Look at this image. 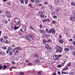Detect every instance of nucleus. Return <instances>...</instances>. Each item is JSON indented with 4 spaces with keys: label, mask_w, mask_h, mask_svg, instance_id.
Wrapping results in <instances>:
<instances>
[{
    "label": "nucleus",
    "mask_w": 75,
    "mask_h": 75,
    "mask_svg": "<svg viewBox=\"0 0 75 75\" xmlns=\"http://www.w3.org/2000/svg\"><path fill=\"white\" fill-rule=\"evenodd\" d=\"M57 55V56H58V58H59H59L60 57H61V55L60 54H59V55Z\"/></svg>",
    "instance_id": "bf43d9fd"
},
{
    "label": "nucleus",
    "mask_w": 75,
    "mask_h": 75,
    "mask_svg": "<svg viewBox=\"0 0 75 75\" xmlns=\"http://www.w3.org/2000/svg\"><path fill=\"white\" fill-rule=\"evenodd\" d=\"M45 47L46 48H47V50H50H50L51 49V48L50 47V46L47 44L45 45Z\"/></svg>",
    "instance_id": "6e6552de"
},
{
    "label": "nucleus",
    "mask_w": 75,
    "mask_h": 75,
    "mask_svg": "<svg viewBox=\"0 0 75 75\" xmlns=\"http://www.w3.org/2000/svg\"><path fill=\"white\" fill-rule=\"evenodd\" d=\"M46 33H49V34L52 33L53 34H55V29L53 28H52L51 29L49 30L47 29H46Z\"/></svg>",
    "instance_id": "f03ea898"
},
{
    "label": "nucleus",
    "mask_w": 75,
    "mask_h": 75,
    "mask_svg": "<svg viewBox=\"0 0 75 75\" xmlns=\"http://www.w3.org/2000/svg\"><path fill=\"white\" fill-rule=\"evenodd\" d=\"M23 26V27H25V28H27V26L24 25H22Z\"/></svg>",
    "instance_id": "603ef678"
},
{
    "label": "nucleus",
    "mask_w": 75,
    "mask_h": 75,
    "mask_svg": "<svg viewBox=\"0 0 75 75\" xmlns=\"http://www.w3.org/2000/svg\"><path fill=\"white\" fill-rule=\"evenodd\" d=\"M16 50H20V51L21 50V49L20 47H17L16 48Z\"/></svg>",
    "instance_id": "f3484780"
},
{
    "label": "nucleus",
    "mask_w": 75,
    "mask_h": 75,
    "mask_svg": "<svg viewBox=\"0 0 75 75\" xmlns=\"http://www.w3.org/2000/svg\"><path fill=\"white\" fill-rule=\"evenodd\" d=\"M50 41H51V40H49L48 41H46L45 39H43V43L44 44H45L46 42H50Z\"/></svg>",
    "instance_id": "ddd939ff"
},
{
    "label": "nucleus",
    "mask_w": 75,
    "mask_h": 75,
    "mask_svg": "<svg viewBox=\"0 0 75 75\" xmlns=\"http://www.w3.org/2000/svg\"><path fill=\"white\" fill-rule=\"evenodd\" d=\"M71 62H69V63H68L67 64V66L68 67H69V66H70V65H71Z\"/></svg>",
    "instance_id": "7c9ffc66"
},
{
    "label": "nucleus",
    "mask_w": 75,
    "mask_h": 75,
    "mask_svg": "<svg viewBox=\"0 0 75 75\" xmlns=\"http://www.w3.org/2000/svg\"><path fill=\"white\" fill-rule=\"evenodd\" d=\"M7 4L9 6H10L11 4V3L10 2H7Z\"/></svg>",
    "instance_id": "c9c22d12"
},
{
    "label": "nucleus",
    "mask_w": 75,
    "mask_h": 75,
    "mask_svg": "<svg viewBox=\"0 0 75 75\" xmlns=\"http://www.w3.org/2000/svg\"><path fill=\"white\" fill-rule=\"evenodd\" d=\"M19 74H20L21 75L22 74H24V73L23 72H21V73H20Z\"/></svg>",
    "instance_id": "a18cd8bd"
},
{
    "label": "nucleus",
    "mask_w": 75,
    "mask_h": 75,
    "mask_svg": "<svg viewBox=\"0 0 75 75\" xmlns=\"http://www.w3.org/2000/svg\"><path fill=\"white\" fill-rule=\"evenodd\" d=\"M42 25H40V28H41L42 27Z\"/></svg>",
    "instance_id": "69168bd1"
},
{
    "label": "nucleus",
    "mask_w": 75,
    "mask_h": 75,
    "mask_svg": "<svg viewBox=\"0 0 75 75\" xmlns=\"http://www.w3.org/2000/svg\"><path fill=\"white\" fill-rule=\"evenodd\" d=\"M2 22L3 24H7L8 22L5 19H3L2 21Z\"/></svg>",
    "instance_id": "f8f14e48"
},
{
    "label": "nucleus",
    "mask_w": 75,
    "mask_h": 75,
    "mask_svg": "<svg viewBox=\"0 0 75 75\" xmlns=\"http://www.w3.org/2000/svg\"><path fill=\"white\" fill-rule=\"evenodd\" d=\"M56 75V73H54L52 74V75Z\"/></svg>",
    "instance_id": "338daca9"
},
{
    "label": "nucleus",
    "mask_w": 75,
    "mask_h": 75,
    "mask_svg": "<svg viewBox=\"0 0 75 75\" xmlns=\"http://www.w3.org/2000/svg\"><path fill=\"white\" fill-rule=\"evenodd\" d=\"M53 17L54 18H57V16H54Z\"/></svg>",
    "instance_id": "5fc2aeb1"
},
{
    "label": "nucleus",
    "mask_w": 75,
    "mask_h": 75,
    "mask_svg": "<svg viewBox=\"0 0 75 75\" xmlns=\"http://www.w3.org/2000/svg\"><path fill=\"white\" fill-rule=\"evenodd\" d=\"M46 19V21L48 23H50V20L49 19Z\"/></svg>",
    "instance_id": "a878e982"
},
{
    "label": "nucleus",
    "mask_w": 75,
    "mask_h": 75,
    "mask_svg": "<svg viewBox=\"0 0 75 75\" xmlns=\"http://www.w3.org/2000/svg\"><path fill=\"white\" fill-rule=\"evenodd\" d=\"M69 48H70V50H72V49L73 48V47L71 46H70V47H69Z\"/></svg>",
    "instance_id": "f704fd0d"
},
{
    "label": "nucleus",
    "mask_w": 75,
    "mask_h": 75,
    "mask_svg": "<svg viewBox=\"0 0 75 75\" xmlns=\"http://www.w3.org/2000/svg\"><path fill=\"white\" fill-rule=\"evenodd\" d=\"M15 23H20V19L18 18H16L14 19V20Z\"/></svg>",
    "instance_id": "0eeeda50"
},
{
    "label": "nucleus",
    "mask_w": 75,
    "mask_h": 75,
    "mask_svg": "<svg viewBox=\"0 0 75 75\" xmlns=\"http://www.w3.org/2000/svg\"><path fill=\"white\" fill-rule=\"evenodd\" d=\"M15 51H16V50L15 49H13L11 51H12V53H14V52H15Z\"/></svg>",
    "instance_id": "473e14b6"
},
{
    "label": "nucleus",
    "mask_w": 75,
    "mask_h": 75,
    "mask_svg": "<svg viewBox=\"0 0 75 75\" xmlns=\"http://www.w3.org/2000/svg\"><path fill=\"white\" fill-rule=\"evenodd\" d=\"M19 1H20L21 4L24 3V0H19Z\"/></svg>",
    "instance_id": "a211bd4d"
},
{
    "label": "nucleus",
    "mask_w": 75,
    "mask_h": 75,
    "mask_svg": "<svg viewBox=\"0 0 75 75\" xmlns=\"http://www.w3.org/2000/svg\"><path fill=\"white\" fill-rule=\"evenodd\" d=\"M1 52V54L2 55H5V53L3 52Z\"/></svg>",
    "instance_id": "bb28decb"
},
{
    "label": "nucleus",
    "mask_w": 75,
    "mask_h": 75,
    "mask_svg": "<svg viewBox=\"0 0 75 75\" xmlns=\"http://www.w3.org/2000/svg\"><path fill=\"white\" fill-rule=\"evenodd\" d=\"M11 50V47H8L7 49L9 51H10Z\"/></svg>",
    "instance_id": "4c0bfd02"
},
{
    "label": "nucleus",
    "mask_w": 75,
    "mask_h": 75,
    "mask_svg": "<svg viewBox=\"0 0 75 75\" xmlns=\"http://www.w3.org/2000/svg\"><path fill=\"white\" fill-rule=\"evenodd\" d=\"M36 1V3H40V1H38V0H35Z\"/></svg>",
    "instance_id": "58836bf2"
},
{
    "label": "nucleus",
    "mask_w": 75,
    "mask_h": 75,
    "mask_svg": "<svg viewBox=\"0 0 75 75\" xmlns=\"http://www.w3.org/2000/svg\"><path fill=\"white\" fill-rule=\"evenodd\" d=\"M25 4H27L28 3V0H25Z\"/></svg>",
    "instance_id": "79ce46f5"
},
{
    "label": "nucleus",
    "mask_w": 75,
    "mask_h": 75,
    "mask_svg": "<svg viewBox=\"0 0 75 75\" xmlns=\"http://www.w3.org/2000/svg\"><path fill=\"white\" fill-rule=\"evenodd\" d=\"M34 57H38V55L37 54H35L34 55Z\"/></svg>",
    "instance_id": "ea45409f"
},
{
    "label": "nucleus",
    "mask_w": 75,
    "mask_h": 75,
    "mask_svg": "<svg viewBox=\"0 0 75 75\" xmlns=\"http://www.w3.org/2000/svg\"><path fill=\"white\" fill-rule=\"evenodd\" d=\"M8 51H9V50H8V49H7V50L6 51L7 54L8 53Z\"/></svg>",
    "instance_id": "4d7b16f0"
},
{
    "label": "nucleus",
    "mask_w": 75,
    "mask_h": 75,
    "mask_svg": "<svg viewBox=\"0 0 75 75\" xmlns=\"http://www.w3.org/2000/svg\"><path fill=\"white\" fill-rule=\"evenodd\" d=\"M2 68H3V67L1 66L0 65V69H1Z\"/></svg>",
    "instance_id": "052dcab7"
},
{
    "label": "nucleus",
    "mask_w": 75,
    "mask_h": 75,
    "mask_svg": "<svg viewBox=\"0 0 75 75\" xmlns=\"http://www.w3.org/2000/svg\"><path fill=\"white\" fill-rule=\"evenodd\" d=\"M55 21H54L53 20L52 21V24H55Z\"/></svg>",
    "instance_id": "a19ab883"
},
{
    "label": "nucleus",
    "mask_w": 75,
    "mask_h": 75,
    "mask_svg": "<svg viewBox=\"0 0 75 75\" xmlns=\"http://www.w3.org/2000/svg\"><path fill=\"white\" fill-rule=\"evenodd\" d=\"M67 68H68V67L65 68H64L63 70L64 71H65V70H67Z\"/></svg>",
    "instance_id": "8fccbe9b"
},
{
    "label": "nucleus",
    "mask_w": 75,
    "mask_h": 75,
    "mask_svg": "<svg viewBox=\"0 0 75 75\" xmlns=\"http://www.w3.org/2000/svg\"><path fill=\"white\" fill-rule=\"evenodd\" d=\"M59 1V0H54V3L56 4V6H57V4H58Z\"/></svg>",
    "instance_id": "9b49d317"
},
{
    "label": "nucleus",
    "mask_w": 75,
    "mask_h": 75,
    "mask_svg": "<svg viewBox=\"0 0 75 75\" xmlns=\"http://www.w3.org/2000/svg\"><path fill=\"white\" fill-rule=\"evenodd\" d=\"M45 4H48V3H47V2L45 1Z\"/></svg>",
    "instance_id": "680f3d73"
},
{
    "label": "nucleus",
    "mask_w": 75,
    "mask_h": 75,
    "mask_svg": "<svg viewBox=\"0 0 75 75\" xmlns=\"http://www.w3.org/2000/svg\"><path fill=\"white\" fill-rule=\"evenodd\" d=\"M19 51L18 50H16L15 52V55H18V54H19V53L18 52Z\"/></svg>",
    "instance_id": "2eb2a0df"
},
{
    "label": "nucleus",
    "mask_w": 75,
    "mask_h": 75,
    "mask_svg": "<svg viewBox=\"0 0 75 75\" xmlns=\"http://www.w3.org/2000/svg\"><path fill=\"white\" fill-rule=\"evenodd\" d=\"M2 68H7V66L4 65L3 67Z\"/></svg>",
    "instance_id": "c03bdc74"
},
{
    "label": "nucleus",
    "mask_w": 75,
    "mask_h": 75,
    "mask_svg": "<svg viewBox=\"0 0 75 75\" xmlns=\"http://www.w3.org/2000/svg\"><path fill=\"white\" fill-rule=\"evenodd\" d=\"M56 49V52H59L61 53L62 52V48L60 46H57L55 47Z\"/></svg>",
    "instance_id": "39448f33"
},
{
    "label": "nucleus",
    "mask_w": 75,
    "mask_h": 75,
    "mask_svg": "<svg viewBox=\"0 0 75 75\" xmlns=\"http://www.w3.org/2000/svg\"><path fill=\"white\" fill-rule=\"evenodd\" d=\"M61 67H62V65H59L57 66V67H58L59 68H61Z\"/></svg>",
    "instance_id": "09e8293b"
},
{
    "label": "nucleus",
    "mask_w": 75,
    "mask_h": 75,
    "mask_svg": "<svg viewBox=\"0 0 75 75\" xmlns=\"http://www.w3.org/2000/svg\"><path fill=\"white\" fill-rule=\"evenodd\" d=\"M51 15L52 17H54V16L55 15V12H53L51 13Z\"/></svg>",
    "instance_id": "b1692460"
},
{
    "label": "nucleus",
    "mask_w": 75,
    "mask_h": 75,
    "mask_svg": "<svg viewBox=\"0 0 75 75\" xmlns=\"http://www.w3.org/2000/svg\"><path fill=\"white\" fill-rule=\"evenodd\" d=\"M13 52H12V51H11L9 52V55L10 56H12V55H13Z\"/></svg>",
    "instance_id": "412c9836"
},
{
    "label": "nucleus",
    "mask_w": 75,
    "mask_h": 75,
    "mask_svg": "<svg viewBox=\"0 0 75 75\" xmlns=\"http://www.w3.org/2000/svg\"><path fill=\"white\" fill-rule=\"evenodd\" d=\"M62 74H68V73H67L64 72H62Z\"/></svg>",
    "instance_id": "c756f323"
},
{
    "label": "nucleus",
    "mask_w": 75,
    "mask_h": 75,
    "mask_svg": "<svg viewBox=\"0 0 75 75\" xmlns=\"http://www.w3.org/2000/svg\"><path fill=\"white\" fill-rule=\"evenodd\" d=\"M26 38L27 39L28 42H30L31 41L30 38H31L33 40H34V37L33 36L31 35L30 34H29L28 35L26 36Z\"/></svg>",
    "instance_id": "f257e3e1"
},
{
    "label": "nucleus",
    "mask_w": 75,
    "mask_h": 75,
    "mask_svg": "<svg viewBox=\"0 0 75 75\" xmlns=\"http://www.w3.org/2000/svg\"><path fill=\"white\" fill-rule=\"evenodd\" d=\"M11 69H15V67H11L10 68Z\"/></svg>",
    "instance_id": "6e6d98bb"
},
{
    "label": "nucleus",
    "mask_w": 75,
    "mask_h": 75,
    "mask_svg": "<svg viewBox=\"0 0 75 75\" xmlns=\"http://www.w3.org/2000/svg\"><path fill=\"white\" fill-rule=\"evenodd\" d=\"M29 6L30 7H31V6H32V4H29Z\"/></svg>",
    "instance_id": "49530a36"
},
{
    "label": "nucleus",
    "mask_w": 75,
    "mask_h": 75,
    "mask_svg": "<svg viewBox=\"0 0 75 75\" xmlns=\"http://www.w3.org/2000/svg\"><path fill=\"white\" fill-rule=\"evenodd\" d=\"M59 10V8H57L55 9V11H57V12H58Z\"/></svg>",
    "instance_id": "c85d7f7f"
},
{
    "label": "nucleus",
    "mask_w": 75,
    "mask_h": 75,
    "mask_svg": "<svg viewBox=\"0 0 75 75\" xmlns=\"http://www.w3.org/2000/svg\"><path fill=\"white\" fill-rule=\"evenodd\" d=\"M53 58L54 59H55V60H58V57L57 55H54Z\"/></svg>",
    "instance_id": "9d476101"
},
{
    "label": "nucleus",
    "mask_w": 75,
    "mask_h": 75,
    "mask_svg": "<svg viewBox=\"0 0 75 75\" xmlns=\"http://www.w3.org/2000/svg\"><path fill=\"white\" fill-rule=\"evenodd\" d=\"M39 31L40 32V33H41V34H43L45 33V31L44 30H40Z\"/></svg>",
    "instance_id": "4468645a"
},
{
    "label": "nucleus",
    "mask_w": 75,
    "mask_h": 75,
    "mask_svg": "<svg viewBox=\"0 0 75 75\" xmlns=\"http://www.w3.org/2000/svg\"><path fill=\"white\" fill-rule=\"evenodd\" d=\"M74 72H70L69 73V75H74Z\"/></svg>",
    "instance_id": "cd10ccee"
},
{
    "label": "nucleus",
    "mask_w": 75,
    "mask_h": 75,
    "mask_svg": "<svg viewBox=\"0 0 75 75\" xmlns=\"http://www.w3.org/2000/svg\"><path fill=\"white\" fill-rule=\"evenodd\" d=\"M70 20L73 21H75V16H74V17H72V16H70Z\"/></svg>",
    "instance_id": "1a4fd4ad"
},
{
    "label": "nucleus",
    "mask_w": 75,
    "mask_h": 75,
    "mask_svg": "<svg viewBox=\"0 0 75 75\" xmlns=\"http://www.w3.org/2000/svg\"><path fill=\"white\" fill-rule=\"evenodd\" d=\"M44 37H50V35H48L47 34H45L44 35Z\"/></svg>",
    "instance_id": "aec40b11"
},
{
    "label": "nucleus",
    "mask_w": 75,
    "mask_h": 75,
    "mask_svg": "<svg viewBox=\"0 0 75 75\" xmlns=\"http://www.w3.org/2000/svg\"><path fill=\"white\" fill-rule=\"evenodd\" d=\"M6 16L8 18H11L12 16L10 15V12L8 11H6L5 13Z\"/></svg>",
    "instance_id": "20e7f679"
},
{
    "label": "nucleus",
    "mask_w": 75,
    "mask_h": 75,
    "mask_svg": "<svg viewBox=\"0 0 75 75\" xmlns=\"http://www.w3.org/2000/svg\"><path fill=\"white\" fill-rule=\"evenodd\" d=\"M49 7L50 9H54V7H52L51 5H50Z\"/></svg>",
    "instance_id": "393cba45"
},
{
    "label": "nucleus",
    "mask_w": 75,
    "mask_h": 75,
    "mask_svg": "<svg viewBox=\"0 0 75 75\" xmlns=\"http://www.w3.org/2000/svg\"><path fill=\"white\" fill-rule=\"evenodd\" d=\"M65 64V63L64 62L62 63H61V65L62 66H64V65Z\"/></svg>",
    "instance_id": "de8ad7c7"
},
{
    "label": "nucleus",
    "mask_w": 75,
    "mask_h": 75,
    "mask_svg": "<svg viewBox=\"0 0 75 75\" xmlns=\"http://www.w3.org/2000/svg\"><path fill=\"white\" fill-rule=\"evenodd\" d=\"M64 50L65 51H69V49L68 48H65L64 49Z\"/></svg>",
    "instance_id": "dca6fc26"
},
{
    "label": "nucleus",
    "mask_w": 75,
    "mask_h": 75,
    "mask_svg": "<svg viewBox=\"0 0 75 75\" xmlns=\"http://www.w3.org/2000/svg\"><path fill=\"white\" fill-rule=\"evenodd\" d=\"M64 63L66 62H67V60L64 59Z\"/></svg>",
    "instance_id": "e2e57ef3"
},
{
    "label": "nucleus",
    "mask_w": 75,
    "mask_h": 75,
    "mask_svg": "<svg viewBox=\"0 0 75 75\" xmlns=\"http://www.w3.org/2000/svg\"><path fill=\"white\" fill-rule=\"evenodd\" d=\"M4 38L5 40V41L4 40L3 38H1L0 39V41L2 42H4L5 44H7L8 43V41L7 40L8 38L7 37L4 36Z\"/></svg>",
    "instance_id": "7ed1b4c3"
},
{
    "label": "nucleus",
    "mask_w": 75,
    "mask_h": 75,
    "mask_svg": "<svg viewBox=\"0 0 75 75\" xmlns=\"http://www.w3.org/2000/svg\"><path fill=\"white\" fill-rule=\"evenodd\" d=\"M73 39L74 40H75V35H74L73 37Z\"/></svg>",
    "instance_id": "774afa93"
},
{
    "label": "nucleus",
    "mask_w": 75,
    "mask_h": 75,
    "mask_svg": "<svg viewBox=\"0 0 75 75\" xmlns=\"http://www.w3.org/2000/svg\"><path fill=\"white\" fill-rule=\"evenodd\" d=\"M47 21L46 19H43L42 20V23H45Z\"/></svg>",
    "instance_id": "6ab92c4d"
},
{
    "label": "nucleus",
    "mask_w": 75,
    "mask_h": 75,
    "mask_svg": "<svg viewBox=\"0 0 75 75\" xmlns=\"http://www.w3.org/2000/svg\"><path fill=\"white\" fill-rule=\"evenodd\" d=\"M40 17H41L42 18H44V15L42 14H41L40 15Z\"/></svg>",
    "instance_id": "5701e85b"
},
{
    "label": "nucleus",
    "mask_w": 75,
    "mask_h": 75,
    "mask_svg": "<svg viewBox=\"0 0 75 75\" xmlns=\"http://www.w3.org/2000/svg\"><path fill=\"white\" fill-rule=\"evenodd\" d=\"M36 62L37 63V62H38L40 61V60L39 59H36Z\"/></svg>",
    "instance_id": "37998d69"
},
{
    "label": "nucleus",
    "mask_w": 75,
    "mask_h": 75,
    "mask_svg": "<svg viewBox=\"0 0 75 75\" xmlns=\"http://www.w3.org/2000/svg\"><path fill=\"white\" fill-rule=\"evenodd\" d=\"M71 4L72 6H75V4H74V3L73 2H71Z\"/></svg>",
    "instance_id": "2f4dec72"
},
{
    "label": "nucleus",
    "mask_w": 75,
    "mask_h": 75,
    "mask_svg": "<svg viewBox=\"0 0 75 75\" xmlns=\"http://www.w3.org/2000/svg\"><path fill=\"white\" fill-rule=\"evenodd\" d=\"M69 42H71V41H72V39H69Z\"/></svg>",
    "instance_id": "13d9d810"
},
{
    "label": "nucleus",
    "mask_w": 75,
    "mask_h": 75,
    "mask_svg": "<svg viewBox=\"0 0 75 75\" xmlns=\"http://www.w3.org/2000/svg\"><path fill=\"white\" fill-rule=\"evenodd\" d=\"M20 27V23H18L16 24L13 28L15 30H17L18 28H19Z\"/></svg>",
    "instance_id": "423d86ee"
},
{
    "label": "nucleus",
    "mask_w": 75,
    "mask_h": 75,
    "mask_svg": "<svg viewBox=\"0 0 75 75\" xmlns=\"http://www.w3.org/2000/svg\"><path fill=\"white\" fill-rule=\"evenodd\" d=\"M2 48V49H3L4 50H6L7 48L6 47H3Z\"/></svg>",
    "instance_id": "72a5a7b5"
},
{
    "label": "nucleus",
    "mask_w": 75,
    "mask_h": 75,
    "mask_svg": "<svg viewBox=\"0 0 75 75\" xmlns=\"http://www.w3.org/2000/svg\"><path fill=\"white\" fill-rule=\"evenodd\" d=\"M20 31H21V32H23V30H22V29H21V28L20 29Z\"/></svg>",
    "instance_id": "0e129e2a"
},
{
    "label": "nucleus",
    "mask_w": 75,
    "mask_h": 75,
    "mask_svg": "<svg viewBox=\"0 0 75 75\" xmlns=\"http://www.w3.org/2000/svg\"><path fill=\"white\" fill-rule=\"evenodd\" d=\"M30 1L32 2V3H34V0H30Z\"/></svg>",
    "instance_id": "864d4df0"
},
{
    "label": "nucleus",
    "mask_w": 75,
    "mask_h": 75,
    "mask_svg": "<svg viewBox=\"0 0 75 75\" xmlns=\"http://www.w3.org/2000/svg\"><path fill=\"white\" fill-rule=\"evenodd\" d=\"M59 42L60 43H61V44H62V43H63L64 42L63 41V40H60L59 41Z\"/></svg>",
    "instance_id": "4be33fe9"
},
{
    "label": "nucleus",
    "mask_w": 75,
    "mask_h": 75,
    "mask_svg": "<svg viewBox=\"0 0 75 75\" xmlns=\"http://www.w3.org/2000/svg\"><path fill=\"white\" fill-rule=\"evenodd\" d=\"M30 29H31V30H34V29L33 28V27L31 26H30Z\"/></svg>",
    "instance_id": "e433bc0d"
},
{
    "label": "nucleus",
    "mask_w": 75,
    "mask_h": 75,
    "mask_svg": "<svg viewBox=\"0 0 75 75\" xmlns=\"http://www.w3.org/2000/svg\"><path fill=\"white\" fill-rule=\"evenodd\" d=\"M11 62L12 63V64L13 65L14 64H15V62L14 61L13 62Z\"/></svg>",
    "instance_id": "3c124183"
}]
</instances>
